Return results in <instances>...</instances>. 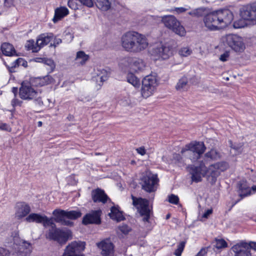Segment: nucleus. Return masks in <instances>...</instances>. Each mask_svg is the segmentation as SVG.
Wrapping results in <instances>:
<instances>
[{
  "label": "nucleus",
  "instance_id": "obj_1",
  "mask_svg": "<svg viewBox=\"0 0 256 256\" xmlns=\"http://www.w3.org/2000/svg\"><path fill=\"white\" fill-rule=\"evenodd\" d=\"M26 220L28 222L42 223L44 226H51L48 237L51 240H56L60 244H65L72 236V232L70 230H62L56 228L52 218H48L46 216L38 214L32 213L26 218Z\"/></svg>",
  "mask_w": 256,
  "mask_h": 256
},
{
  "label": "nucleus",
  "instance_id": "obj_2",
  "mask_svg": "<svg viewBox=\"0 0 256 256\" xmlns=\"http://www.w3.org/2000/svg\"><path fill=\"white\" fill-rule=\"evenodd\" d=\"M206 150V147L203 142H192L182 148L180 154H174L172 160L180 166L186 164L183 157L190 159L192 162H194L200 159Z\"/></svg>",
  "mask_w": 256,
  "mask_h": 256
},
{
  "label": "nucleus",
  "instance_id": "obj_3",
  "mask_svg": "<svg viewBox=\"0 0 256 256\" xmlns=\"http://www.w3.org/2000/svg\"><path fill=\"white\" fill-rule=\"evenodd\" d=\"M234 18L232 12L228 9L209 13L204 18V26L210 30H217L230 25Z\"/></svg>",
  "mask_w": 256,
  "mask_h": 256
},
{
  "label": "nucleus",
  "instance_id": "obj_4",
  "mask_svg": "<svg viewBox=\"0 0 256 256\" xmlns=\"http://www.w3.org/2000/svg\"><path fill=\"white\" fill-rule=\"evenodd\" d=\"M121 44L126 51L138 53L146 50L148 47V42L144 35L136 32H129L122 36Z\"/></svg>",
  "mask_w": 256,
  "mask_h": 256
},
{
  "label": "nucleus",
  "instance_id": "obj_5",
  "mask_svg": "<svg viewBox=\"0 0 256 256\" xmlns=\"http://www.w3.org/2000/svg\"><path fill=\"white\" fill-rule=\"evenodd\" d=\"M188 168L192 176V180L196 182H201L202 178L206 176L216 178L220 174L214 164L210 165L208 168H206L203 161H201L198 166L192 164L190 165Z\"/></svg>",
  "mask_w": 256,
  "mask_h": 256
},
{
  "label": "nucleus",
  "instance_id": "obj_6",
  "mask_svg": "<svg viewBox=\"0 0 256 256\" xmlns=\"http://www.w3.org/2000/svg\"><path fill=\"white\" fill-rule=\"evenodd\" d=\"M7 246L12 249V252L22 256H30L32 249L31 244L22 240L16 231L12 234Z\"/></svg>",
  "mask_w": 256,
  "mask_h": 256
},
{
  "label": "nucleus",
  "instance_id": "obj_7",
  "mask_svg": "<svg viewBox=\"0 0 256 256\" xmlns=\"http://www.w3.org/2000/svg\"><path fill=\"white\" fill-rule=\"evenodd\" d=\"M54 220L63 226H72L73 222L71 220H76L82 216L78 210L67 211L60 209H56L52 212Z\"/></svg>",
  "mask_w": 256,
  "mask_h": 256
},
{
  "label": "nucleus",
  "instance_id": "obj_8",
  "mask_svg": "<svg viewBox=\"0 0 256 256\" xmlns=\"http://www.w3.org/2000/svg\"><path fill=\"white\" fill-rule=\"evenodd\" d=\"M20 98L24 100H34L36 105L42 106V94L40 91L36 90L29 83L22 82L19 90Z\"/></svg>",
  "mask_w": 256,
  "mask_h": 256
},
{
  "label": "nucleus",
  "instance_id": "obj_9",
  "mask_svg": "<svg viewBox=\"0 0 256 256\" xmlns=\"http://www.w3.org/2000/svg\"><path fill=\"white\" fill-rule=\"evenodd\" d=\"M158 80L156 76L148 75L142 81L141 94L146 98L152 95L158 86Z\"/></svg>",
  "mask_w": 256,
  "mask_h": 256
},
{
  "label": "nucleus",
  "instance_id": "obj_10",
  "mask_svg": "<svg viewBox=\"0 0 256 256\" xmlns=\"http://www.w3.org/2000/svg\"><path fill=\"white\" fill-rule=\"evenodd\" d=\"M162 22L166 27L171 30L176 34L181 36L185 35L186 32L184 28L174 16H164L162 17Z\"/></svg>",
  "mask_w": 256,
  "mask_h": 256
},
{
  "label": "nucleus",
  "instance_id": "obj_11",
  "mask_svg": "<svg viewBox=\"0 0 256 256\" xmlns=\"http://www.w3.org/2000/svg\"><path fill=\"white\" fill-rule=\"evenodd\" d=\"M132 204L136 208L141 216H143L144 222H148L150 218V210L149 208V202L144 198H136L132 196Z\"/></svg>",
  "mask_w": 256,
  "mask_h": 256
},
{
  "label": "nucleus",
  "instance_id": "obj_12",
  "mask_svg": "<svg viewBox=\"0 0 256 256\" xmlns=\"http://www.w3.org/2000/svg\"><path fill=\"white\" fill-rule=\"evenodd\" d=\"M151 56L155 60H166L172 54V48L166 44H158L150 50Z\"/></svg>",
  "mask_w": 256,
  "mask_h": 256
},
{
  "label": "nucleus",
  "instance_id": "obj_13",
  "mask_svg": "<svg viewBox=\"0 0 256 256\" xmlns=\"http://www.w3.org/2000/svg\"><path fill=\"white\" fill-rule=\"evenodd\" d=\"M226 42L236 52L241 53L246 48L242 38L237 34H230L226 35Z\"/></svg>",
  "mask_w": 256,
  "mask_h": 256
},
{
  "label": "nucleus",
  "instance_id": "obj_14",
  "mask_svg": "<svg viewBox=\"0 0 256 256\" xmlns=\"http://www.w3.org/2000/svg\"><path fill=\"white\" fill-rule=\"evenodd\" d=\"M250 248L256 250V242H250L247 243L242 241L232 248L234 256H251Z\"/></svg>",
  "mask_w": 256,
  "mask_h": 256
},
{
  "label": "nucleus",
  "instance_id": "obj_15",
  "mask_svg": "<svg viewBox=\"0 0 256 256\" xmlns=\"http://www.w3.org/2000/svg\"><path fill=\"white\" fill-rule=\"evenodd\" d=\"M85 246L86 243L84 242H72L66 246L62 256H84V254H77L76 253L83 251Z\"/></svg>",
  "mask_w": 256,
  "mask_h": 256
},
{
  "label": "nucleus",
  "instance_id": "obj_16",
  "mask_svg": "<svg viewBox=\"0 0 256 256\" xmlns=\"http://www.w3.org/2000/svg\"><path fill=\"white\" fill-rule=\"evenodd\" d=\"M142 188L145 191L151 192L155 190L154 186L158 182L156 175L150 173L143 176L141 178Z\"/></svg>",
  "mask_w": 256,
  "mask_h": 256
},
{
  "label": "nucleus",
  "instance_id": "obj_17",
  "mask_svg": "<svg viewBox=\"0 0 256 256\" xmlns=\"http://www.w3.org/2000/svg\"><path fill=\"white\" fill-rule=\"evenodd\" d=\"M240 15L243 19L256 23V2L244 6Z\"/></svg>",
  "mask_w": 256,
  "mask_h": 256
},
{
  "label": "nucleus",
  "instance_id": "obj_18",
  "mask_svg": "<svg viewBox=\"0 0 256 256\" xmlns=\"http://www.w3.org/2000/svg\"><path fill=\"white\" fill-rule=\"evenodd\" d=\"M96 245L101 250V254L102 256H114V246L110 239H105L97 243Z\"/></svg>",
  "mask_w": 256,
  "mask_h": 256
},
{
  "label": "nucleus",
  "instance_id": "obj_19",
  "mask_svg": "<svg viewBox=\"0 0 256 256\" xmlns=\"http://www.w3.org/2000/svg\"><path fill=\"white\" fill-rule=\"evenodd\" d=\"M100 210H92L86 214L83 218L82 223L84 224H99L100 223Z\"/></svg>",
  "mask_w": 256,
  "mask_h": 256
},
{
  "label": "nucleus",
  "instance_id": "obj_20",
  "mask_svg": "<svg viewBox=\"0 0 256 256\" xmlns=\"http://www.w3.org/2000/svg\"><path fill=\"white\" fill-rule=\"evenodd\" d=\"M92 198L94 202L105 204L109 199L104 190L98 188L92 191Z\"/></svg>",
  "mask_w": 256,
  "mask_h": 256
},
{
  "label": "nucleus",
  "instance_id": "obj_21",
  "mask_svg": "<svg viewBox=\"0 0 256 256\" xmlns=\"http://www.w3.org/2000/svg\"><path fill=\"white\" fill-rule=\"evenodd\" d=\"M15 208V215L18 219L26 216L30 211V206L24 202L17 203Z\"/></svg>",
  "mask_w": 256,
  "mask_h": 256
},
{
  "label": "nucleus",
  "instance_id": "obj_22",
  "mask_svg": "<svg viewBox=\"0 0 256 256\" xmlns=\"http://www.w3.org/2000/svg\"><path fill=\"white\" fill-rule=\"evenodd\" d=\"M54 38V34L51 32L44 33L39 35L36 39L37 44L40 46V48L47 45Z\"/></svg>",
  "mask_w": 256,
  "mask_h": 256
},
{
  "label": "nucleus",
  "instance_id": "obj_23",
  "mask_svg": "<svg viewBox=\"0 0 256 256\" xmlns=\"http://www.w3.org/2000/svg\"><path fill=\"white\" fill-rule=\"evenodd\" d=\"M238 193L241 198L251 194V189L246 182L240 181L238 184Z\"/></svg>",
  "mask_w": 256,
  "mask_h": 256
},
{
  "label": "nucleus",
  "instance_id": "obj_24",
  "mask_svg": "<svg viewBox=\"0 0 256 256\" xmlns=\"http://www.w3.org/2000/svg\"><path fill=\"white\" fill-rule=\"evenodd\" d=\"M96 74V76L94 78L99 86H101L109 76V73L104 69H98Z\"/></svg>",
  "mask_w": 256,
  "mask_h": 256
},
{
  "label": "nucleus",
  "instance_id": "obj_25",
  "mask_svg": "<svg viewBox=\"0 0 256 256\" xmlns=\"http://www.w3.org/2000/svg\"><path fill=\"white\" fill-rule=\"evenodd\" d=\"M134 58L128 57L121 59L118 64L120 68L124 72L131 71V66L132 64Z\"/></svg>",
  "mask_w": 256,
  "mask_h": 256
},
{
  "label": "nucleus",
  "instance_id": "obj_26",
  "mask_svg": "<svg viewBox=\"0 0 256 256\" xmlns=\"http://www.w3.org/2000/svg\"><path fill=\"white\" fill-rule=\"evenodd\" d=\"M146 68V64L142 59L134 58L131 66V71L140 72L143 71Z\"/></svg>",
  "mask_w": 256,
  "mask_h": 256
},
{
  "label": "nucleus",
  "instance_id": "obj_27",
  "mask_svg": "<svg viewBox=\"0 0 256 256\" xmlns=\"http://www.w3.org/2000/svg\"><path fill=\"white\" fill-rule=\"evenodd\" d=\"M68 14V10L66 7H60L55 10L54 16L53 18V22L56 23L58 21L66 16Z\"/></svg>",
  "mask_w": 256,
  "mask_h": 256
},
{
  "label": "nucleus",
  "instance_id": "obj_28",
  "mask_svg": "<svg viewBox=\"0 0 256 256\" xmlns=\"http://www.w3.org/2000/svg\"><path fill=\"white\" fill-rule=\"evenodd\" d=\"M1 50L2 54L8 56H12L16 55V50L11 44L7 42L4 43L2 44Z\"/></svg>",
  "mask_w": 256,
  "mask_h": 256
},
{
  "label": "nucleus",
  "instance_id": "obj_29",
  "mask_svg": "<svg viewBox=\"0 0 256 256\" xmlns=\"http://www.w3.org/2000/svg\"><path fill=\"white\" fill-rule=\"evenodd\" d=\"M109 216L112 219L116 220L117 222H120L124 219L122 212L115 206L112 207Z\"/></svg>",
  "mask_w": 256,
  "mask_h": 256
},
{
  "label": "nucleus",
  "instance_id": "obj_30",
  "mask_svg": "<svg viewBox=\"0 0 256 256\" xmlns=\"http://www.w3.org/2000/svg\"><path fill=\"white\" fill-rule=\"evenodd\" d=\"M204 156L206 158H210L212 160H217L221 158L222 155L220 152L217 150L212 148L204 154Z\"/></svg>",
  "mask_w": 256,
  "mask_h": 256
},
{
  "label": "nucleus",
  "instance_id": "obj_31",
  "mask_svg": "<svg viewBox=\"0 0 256 256\" xmlns=\"http://www.w3.org/2000/svg\"><path fill=\"white\" fill-rule=\"evenodd\" d=\"M88 56L84 52L79 51L76 53L75 60L76 62L80 64L81 65H83L88 60Z\"/></svg>",
  "mask_w": 256,
  "mask_h": 256
},
{
  "label": "nucleus",
  "instance_id": "obj_32",
  "mask_svg": "<svg viewBox=\"0 0 256 256\" xmlns=\"http://www.w3.org/2000/svg\"><path fill=\"white\" fill-rule=\"evenodd\" d=\"M25 47L27 50H31L34 52H37L40 50V46L37 44V41L35 42L33 40H28Z\"/></svg>",
  "mask_w": 256,
  "mask_h": 256
},
{
  "label": "nucleus",
  "instance_id": "obj_33",
  "mask_svg": "<svg viewBox=\"0 0 256 256\" xmlns=\"http://www.w3.org/2000/svg\"><path fill=\"white\" fill-rule=\"evenodd\" d=\"M126 78L128 82L132 84L134 87H139L140 86V80L132 72H130L128 74Z\"/></svg>",
  "mask_w": 256,
  "mask_h": 256
},
{
  "label": "nucleus",
  "instance_id": "obj_34",
  "mask_svg": "<svg viewBox=\"0 0 256 256\" xmlns=\"http://www.w3.org/2000/svg\"><path fill=\"white\" fill-rule=\"evenodd\" d=\"M188 79L186 77L184 76L178 82L176 86V88L178 90H184L188 84Z\"/></svg>",
  "mask_w": 256,
  "mask_h": 256
},
{
  "label": "nucleus",
  "instance_id": "obj_35",
  "mask_svg": "<svg viewBox=\"0 0 256 256\" xmlns=\"http://www.w3.org/2000/svg\"><path fill=\"white\" fill-rule=\"evenodd\" d=\"M39 84L40 86L47 85L52 83L54 82V79L52 76L47 75L42 78H38Z\"/></svg>",
  "mask_w": 256,
  "mask_h": 256
},
{
  "label": "nucleus",
  "instance_id": "obj_36",
  "mask_svg": "<svg viewBox=\"0 0 256 256\" xmlns=\"http://www.w3.org/2000/svg\"><path fill=\"white\" fill-rule=\"evenodd\" d=\"M214 164L220 173L226 170L229 167L228 163L226 162H220Z\"/></svg>",
  "mask_w": 256,
  "mask_h": 256
},
{
  "label": "nucleus",
  "instance_id": "obj_37",
  "mask_svg": "<svg viewBox=\"0 0 256 256\" xmlns=\"http://www.w3.org/2000/svg\"><path fill=\"white\" fill-rule=\"evenodd\" d=\"M186 242L184 241L181 242L178 244L177 246V248L176 250L174 252V254L176 256H181L182 253L184 250V248L185 246Z\"/></svg>",
  "mask_w": 256,
  "mask_h": 256
},
{
  "label": "nucleus",
  "instance_id": "obj_38",
  "mask_svg": "<svg viewBox=\"0 0 256 256\" xmlns=\"http://www.w3.org/2000/svg\"><path fill=\"white\" fill-rule=\"evenodd\" d=\"M36 59V62H42L44 64L50 66L51 68H53L54 66V62L51 59L42 58H37Z\"/></svg>",
  "mask_w": 256,
  "mask_h": 256
},
{
  "label": "nucleus",
  "instance_id": "obj_39",
  "mask_svg": "<svg viewBox=\"0 0 256 256\" xmlns=\"http://www.w3.org/2000/svg\"><path fill=\"white\" fill-rule=\"evenodd\" d=\"M226 242L222 239L216 240L214 247L217 249H220L227 246Z\"/></svg>",
  "mask_w": 256,
  "mask_h": 256
},
{
  "label": "nucleus",
  "instance_id": "obj_40",
  "mask_svg": "<svg viewBox=\"0 0 256 256\" xmlns=\"http://www.w3.org/2000/svg\"><path fill=\"white\" fill-rule=\"evenodd\" d=\"M192 50L188 47H184L181 48L179 51L178 54L182 56H188L192 53Z\"/></svg>",
  "mask_w": 256,
  "mask_h": 256
},
{
  "label": "nucleus",
  "instance_id": "obj_41",
  "mask_svg": "<svg viewBox=\"0 0 256 256\" xmlns=\"http://www.w3.org/2000/svg\"><path fill=\"white\" fill-rule=\"evenodd\" d=\"M4 64L8 68L9 71L11 72H13L14 68H16V67L18 66V59L16 60H14L10 64H7L6 62H4Z\"/></svg>",
  "mask_w": 256,
  "mask_h": 256
},
{
  "label": "nucleus",
  "instance_id": "obj_42",
  "mask_svg": "<svg viewBox=\"0 0 256 256\" xmlns=\"http://www.w3.org/2000/svg\"><path fill=\"white\" fill-rule=\"evenodd\" d=\"M168 202L171 204H177L179 202V198L177 196L172 194L168 196Z\"/></svg>",
  "mask_w": 256,
  "mask_h": 256
},
{
  "label": "nucleus",
  "instance_id": "obj_43",
  "mask_svg": "<svg viewBox=\"0 0 256 256\" xmlns=\"http://www.w3.org/2000/svg\"><path fill=\"white\" fill-rule=\"evenodd\" d=\"M119 230L124 234H128L130 230V228L126 224H122L118 227Z\"/></svg>",
  "mask_w": 256,
  "mask_h": 256
},
{
  "label": "nucleus",
  "instance_id": "obj_44",
  "mask_svg": "<svg viewBox=\"0 0 256 256\" xmlns=\"http://www.w3.org/2000/svg\"><path fill=\"white\" fill-rule=\"evenodd\" d=\"M190 7L188 6V8H184V7H180V8H175L174 10H170V12H175L176 14H180L183 12H184L187 10H188L190 9Z\"/></svg>",
  "mask_w": 256,
  "mask_h": 256
},
{
  "label": "nucleus",
  "instance_id": "obj_45",
  "mask_svg": "<svg viewBox=\"0 0 256 256\" xmlns=\"http://www.w3.org/2000/svg\"><path fill=\"white\" fill-rule=\"evenodd\" d=\"M230 57V52L226 51L224 53L222 54L219 58V60L222 62H226L228 60Z\"/></svg>",
  "mask_w": 256,
  "mask_h": 256
},
{
  "label": "nucleus",
  "instance_id": "obj_46",
  "mask_svg": "<svg viewBox=\"0 0 256 256\" xmlns=\"http://www.w3.org/2000/svg\"><path fill=\"white\" fill-rule=\"evenodd\" d=\"M82 4L88 7L91 8L94 6L92 0H78Z\"/></svg>",
  "mask_w": 256,
  "mask_h": 256
},
{
  "label": "nucleus",
  "instance_id": "obj_47",
  "mask_svg": "<svg viewBox=\"0 0 256 256\" xmlns=\"http://www.w3.org/2000/svg\"><path fill=\"white\" fill-rule=\"evenodd\" d=\"M244 26L245 24H244L243 20H242L236 21L234 23V27L235 28H244Z\"/></svg>",
  "mask_w": 256,
  "mask_h": 256
},
{
  "label": "nucleus",
  "instance_id": "obj_48",
  "mask_svg": "<svg viewBox=\"0 0 256 256\" xmlns=\"http://www.w3.org/2000/svg\"><path fill=\"white\" fill-rule=\"evenodd\" d=\"M52 40H54L53 43H50V46H51V47L54 46V47L56 48L58 44H61L62 42V40L60 38H57L56 37H54V38Z\"/></svg>",
  "mask_w": 256,
  "mask_h": 256
},
{
  "label": "nucleus",
  "instance_id": "obj_49",
  "mask_svg": "<svg viewBox=\"0 0 256 256\" xmlns=\"http://www.w3.org/2000/svg\"><path fill=\"white\" fill-rule=\"evenodd\" d=\"M22 104V101L16 98V96L14 97L11 102V104L14 108L16 106H20Z\"/></svg>",
  "mask_w": 256,
  "mask_h": 256
},
{
  "label": "nucleus",
  "instance_id": "obj_50",
  "mask_svg": "<svg viewBox=\"0 0 256 256\" xmlns=\"http://www.w3.org/2000/svg\"><path fill=\"white\" fill-rule=\"evenodd\" d=\"M204 8H198L193 10L194 12V16L199 17L202 16L204 12Z\"/></svg>",
  "mask_w": 256,
  "mask_h": 256
},
{
  "label": "nucleus",
  "instance_id": "obj_51",
  "mask_svg": "<svg viewBox=\"0 0 256 256\" xmlns=\"http://www.w3.org/2000/svg\"><path fill=\"white\" fill-rule=\"evenodd\" d=\"M0 130L7 132L11 131V128L10 126L6 123H0Z\"/></svg>",
  "mask_w": 256,
  "mask_h": 256
},
{
  "label": "nucleus",
  "instance_id": "obj_52",
  "mask_svg": "<svg viewBox=\"0 0 256 256\" xmlns=\"http://www.w3.org/2000/svg\"><path fill=\"white\" fill-rule=\"evenodd\" d=\"M228 142H229L230 148L232 150H236L238 152H240L241 146H240V145L236 146L234 144H233L232 140H229Z\"/></svg>",
  "mask_w": 256,
  "mask_h": 256
},
{
  "label": "nucleus",
  "instance_id": "obj_53",
  "mask_svg": "<svg viewBox=\"0 0 256 256\" xmlns=\"http://www.w3.org/2000/svg\"><path fill=\"white\" fill-rule=\"evenodd\" d=\"M136 152L141 156H144L146 154V150L144 146H141L136 148Z\"/></svg>",
  "mask_w": 256,
  "mask_h": 256
},
{
  "label": "nucleus",
  "instance_id": "obj_54",
  "mask_svg": "<svg viewBox=\"0 0 256 256\" xmlns=\"http://www.w3.org/2000/svg\"><path fill=\"white\" fill-rule=\"evenodd\" d=\"M208 252L207 248H202L196 256H206Z\"/></svg>",
  "mask_w": 256,
  "mask_h": 256
},
{
  "label": "nucleus",
  "instance_id": "obj_55",
  "mask_svg": "<svg viewBox=\"0 0 256 256\" xmlns=\"http://www.w3.org/2000/svg\"><path fill=\"white\" fill-rule=\"evenodd\" d=\"M68 6L70 8L73 10H76L78 8V6L74 4L73 0H69L68 1Z\"/></svg>",
  "mask_w": 256,
  "mask_h": 256
},
{
  "label": "nucleus",
  "instance_id": "obj_56",
  "mask_svg": "<svg viewBox=\"0 0 256 256\" xmlns=\"http://www.w3.org/2000/svg\"><path fill=\"white\" fill-rule=\"evenodd\" d=\"M212 208L208 209L203 214L202 217L204 218H208V216L212 214Z\"/></svg>",
  "mask_w": 256,
  "mask_h": 256
},
{
  "label": "nucleus",
  "instance_id": "obj_57",
  "mask_svg": "<svg viewBox=\"0 0 256 256\" xmlns=\"http://www.w3.org/2000/svg\"><path fill=\"white\" fill-rule=\"evenodd\" d=\"M13 2L14 0H4L5 6L8 7H10L12 5Z\"/></svg>",
  "mask_w": 256,
  "mask_h": 256
},
{
  "label": "nucleus",
  "instance_id": "obj_58",
  "mask_svg": "<svg viewBox=\"0 0 256 256\" xmlns=\"http://www.w3.org/2000/svg\"><path fill=\"white\" fill-rule=\"evenodd\" d=\"M24 60L22 58H18V66H22V62H24Z\"/></svg>",
  "mask_w": 256,
  "mask_h": 256
},
{
  "label": "nucleus",
  "instance_id": "obj_59",
  "mask_svg": "<svg viewBox=\"0 0 256 256\" xmlns=\"http://www.w3.org/2000/svg\"><path fill=\"white\" fill-rule=\"evenodd\" d=\"M12 92L14 93V97H16L18 92V88L15 87L12 88Z\"/></svg>",
  "mask_w": 256,
  "mask_h": 256
},
{
  "label": "nucleus",
  "instance_id": "obj_60",
  "mask_svg": "<svg viewBox=\"0 0 256 256\" xmlns=\"http://www.w3.org/2000/svg\"><path fill=\"white\" fill-rule=\"evenodd\" d=\"M22 66L26 67L27 66V62L24 60V62H22Z\"/></svg>",
  "mask_w": 256,
  "mask_h": 256
},
{
  "label": "nucleus",
  "instance_id": "obj_61",
  "mask_svg": "<svg viewBox=\"0 0 256 256\" xmlns=\"http://www.w3.org/2000/svg\"><path fill=\"white\" fill-rule=\"evenodd\" d=\"M188 14L192 16H194V10H192L188 12Z\"/></svg>",
  "mask_w": 256,
  "mask_h": 256
},
{
  "label": "nucleus",
  "instance_id": "obj_62",
  "mask_svg": "<svg viewBox=\"0 0 256 256\" xmlns=\"http://www.w3.org/2000/svg\"><path fill=\"white\" fill-rule=\"evenodd\" d=\"M252 190L256 192V185L252 187Z\"/></svg>",
  "mask_w": 256,
  "mask_h": 256
},
{
  "label": "nucleus",
  "instance_id": "obj_63",
  "mask_svg": "<svg viewBox=\"0 0 256 256\" xmlns=\"http://www.w3.org/2000/svg\"><path fill=\"white\" fill-rule=\"evenodd\" d=\"M42 122L40 121L38 122V126H42Z\"/></svg>",
  "mask_w": 256,
  "mask_h": 256
},
{
  "label": "nucleus",
  "instance_id": "obj_64",
  "mask_svg": "<svg viewBox=\"0 0 256 256\" xmlns=\"http://www.w3.org/2000/svg\"><path fill=\"white\" fill-rule=\"evenodd\" d=\"M169 217H170V216H169V215H167V216H166V218H168Z\"/></svg>",
  "mask_w": 256,
  "mask_h": 256
}]
</instances>
